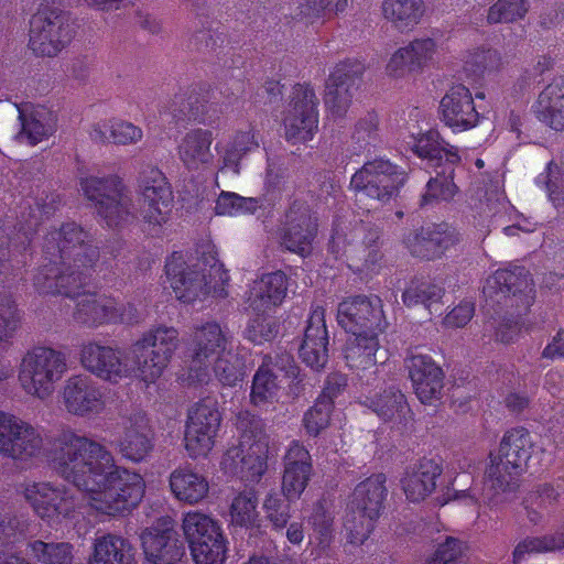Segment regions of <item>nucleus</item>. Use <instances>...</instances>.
<instances>
[{
	"label": "nucleus",
	"instance_id": "obj_53",
	"mask_svg": "<svg viewBox=\"0 0 564 564\" xmlns=\"http://www.w3.org/2000/svg\"><path fill=\"white\" fill-rule=\"evenodd\" d=\"M558 492L549 484L540 485L535 491L527 498L528 517L531 522H538L543 511H547L557 500Z\"/></svg>",
	"mask_w": 564,
	"mask_h": 564
},
{
	"label": "nucleus",
	"instance_id": "obj_7",
	"mask_svg": "<svg viewBox=\"0 0 564 564\" xmlns=\"http://www.w3.org/2000/svg\"><path fill=\"white\" fill-rule=\"evenodd\" d=\"M84 195L109 227L127 223L132 216V200L117 176H89L80 182Z\"/></svg>",
	"mask_w": 564,
	"mask_h": 564
},
{
	"label": "nucleus",
	"instance_id": "obj_23",
	"mask_svg": "<svg viewBox=\"0 0 564 564\" xmlns=\"http://www.w3.org/2000/svg\"><path fill=\"white\" fill-rule=\"evenodd\" d=\"M317 224L306 203L295 200L285 213L281 243L289 251L306 256L312 251Z\"/></svg>",
	"mask_w": 564,
	"mask_h": 564
},
{
	"label": "nucleus",
	"instance_id": "obj_40",
	"mask_svg": "<svg viewBox=\"0 0 564 564\" xmlns=\"http://www.w3.org/2000/svg\"><path fill=\"white\" fill-rule=\"evenodd\" d=\"M386 481L383 474H376L358 484L350 500V508L369 517H378L387 496Z\"/></svg>",
	"mask_w": 564,
	"mask_h": 564
},
{
	"label": "nucleus",
	"instance_id": "obj_45",
	"mask_svg": "<svg viewBox=\"0 0 564 564\" xmlns=\"http://www.w3.org/2000/svg\"><path fill=\"white\" fill-rule=\"evenodd\" d=\"M28 552L40 564H73L74 561V547L67 542L35 540L28 543Z\"/></svg>",
	"mask_w": 564,
	"mask_h": 564
},
{
	"label": "nucleus",
	"instance_id": "obj_34",
	"mask_svg": "<svg viewBox=\"0 0 564 564\" xmlns=\"http://www.w3.org/2000/svg\"><path fill=\"white\" fill-rule=\"evenodd\" d=\"M286 290V276L282 272L269 273L252 283L247 302L254 312L265 313L282 303Z\"/></svg>",
	"mask_w": 564,
	"mask_h": 564
},
{
	"label": "nucleus",
	"instance_id": "obj_61",
	"mask_svg": "<svg viewBox=\"0 0 564 564\" xmlns=\"http://www.w3.org/2000/svg\"><path fill=\"white\" fill-rule=\"evenodd\" d=\"M263 508L267 513V518L274 528L281 530L286 525L290 519L289 507L283 502L278 494H269L264 499Z\"/></svg>",
	"mask_w": 564,
	"mask_h": 564
},
{
	"label": "nucleus",
	"instance_id": "obj_57",
	"mask_svg": "<svg viewBox=\"0 0 564 564\" xmlns=\"http://www.w3.org/2000/svg\"><path fill=\"white\" fill-rule=\"evenodd\" d=\"M443 291L441 288L436 285H431L427 283H422L416 286H410L403 293V302L408 306H413L416 304H424L425 306H430L431 304L437 302L442 297Z\"/></svg>",
	"mask_w": 564,
	"mask_h": 564
},
{
	"label": "nucleus",
	"instance_id": "obj_47",
	"mask_svg": "<svg viewBox=\"0 0 564 564\" xmlns=\"http://www.w3.org/2000/svg\"><path fill=\"white\" fill-rule=\"evenodd\" d=\"M368 406L384 421H401L409 412L405 398L399 390L384 391L369 399Z\"/></svg>",
	"mask_w": 564,
	"mask_h": 564
},
{
	"label": "nucleus",
	"instance_id": "obj_46",
	"mask_svg": "<svg viewBox=\"0 0 564 564\" xmlns=\"http://www.w3.org/2000/svg\"><path fill=\"white\" fill-rule=\"evenodd\" d=\"M281 382L278 375L268 364L259 367L254 373L251 387V402L254 405H262L272 402L279 393Z\"/></svg>",
	"mask_w": 564,
	"mask_h": 564
},
{
	"label": "nucleus",
	"instance_id": "obj_42",
	"mask_svg": "<svg viewBox=\"0 0 564 564\" xmlns=\"http://www.w3.org/2000/svg\"><path fill=\"white\" fill-rule=\"evenodd\" d=\"M423 0H384L383 17L401 32L413 30L424 15Z\"/></svg>",
	"mask_w": 564,
	"mask_h": 564
},
{
	"label": "nucleus",
	"instance_id": "obj_30",
	"mask_svg": "<svg viewBox=\"0 0 564 564\" xmlns=\"http://www.w3.org/2000/svg\"><path fill=\"white\" fill-rule=\"evenodd\" d=\"M441 474L442 466L432 458H423L408 468L401 479L406 499L419 502L427 498L435 490Z\"/></svg>",
	"mask_w": 564,
	"mask_h": 564
},
{
	"label": "nucleus",
	"instance_id": "obj_13",
	"mask_svg": "<svg viewBox=\"0 0 564 564\" xmlns=\"http://www.w3.org/2000/svg\"><path fill=\"white\" fill-rule=\"evenodd\" d=\"M73 36V23L58 10L41 9L32 17L30 47L37 55H57L70 43Z\"/></svg>",
	"mask_w": 564,
	"mask_h": 564
},
{
	"label": "nucleus",
	"instance_id": "obj_27",
	"mask_svg": "<svg viewBox=\"0 0 564 564\" xmlns=\"http://www.w3.org/2000/svg\"><path fill=\"white\" fill-rule=\"evenodd\" d=\"M328 332L325 311L321 306L312 310L304 339L300 348V357L304 364L315 370L325 367L328 361Z\"/></svg>",
	"mask_w": 564,
	"mask_h": 564
},
{
	"label": "nucleus",
	"instance_id": "obj_28",
	"mask_svg": "<svg viewBox=\"0 0 564 564\" xmlns=\"http://www.w3.org/2000/svg\"><path fill=\"white\" fill-rule=\"evenodd\" d=\"M361 67L351 70L347 64H341L329 75L326 83L325 106L333 117H341L347 112L358 88Z\"/></svg>",
	"mask_w": 564,
	"mask_h": 564
},
{
	"label": "nucleus",
	"instance_id": "obj_31",
	"mask_svg": "<svg viewBox=\"0 0 564 564\" xmlns=\"http://www.w3.org/2000/svg\"><path fill=\"white\" fill-rule=\"evenodd\" d=\"M21 131L17 138L32 145L47 139L56 131V116L43 106L24 104L18 107Z\"/></svg>",
	"mask_w": 564,
	"mask_h": 564
},
{
	"label": "nucleus",
	"instance_id": "obj_4",
	"mask_svg": "<svg viewBox=\"0 0 564 564\" xmlns=\"http://www.w3.org/2000/svg\"><path fill=\"white\" fill-rule=\"evenodd\" d=\"M165 273L177 300L187 304L204 301L209 295L224 296L229 279L220 264L214 263L206 273L197 264H187L183 254L177 252L167 259Z\"/></svg>",
	"mask_w": 564,
	"mask_h": 564
},
{
	"label": "nucleus",
	"instance_id": "obj_9",
	"mask_svg": "<svg viewBox=\"0 0 564 564\" xmlns=\"http://www.w3.org/2000/svg\"><path fill=\"white\" fill-rule=\"evenodd\" d=\"M230 337L216 322L197 325L189 339L191 366L188 384L207 383L209 381V362L231 347Z\"/></svg>",
	"mask_w": 564,
	"mask_h": 564
},
{
	"label": "nucleus",
	"instance_id": "obj_55",
	"mask_svg": "<svg viewBox=\"0 0 564 564\" xmlns=\"http://www.w3.org/2000/svg\"><path fill=\"white\" fill-rule=\"evenodd\" d=\"M332 401L318 400L304 415V426L310 435L316 436L328 426Z\"/></svg>",
	"mask_w": 564,
	"mask_h": 564
},
{
	"label": "nucleus",
	"instance_id": "obj_14",
	"mask_svg": "<svg viewBox=\"0 0 564 564\" xmlns=\"http://www.w3.org/2000/svg\"><path fill=\"white\" fill-rule=\"evenodd\" d=\"M438 42L431 36H417L398 47L386 64V75L393 80L408 82L436 62Z\"/></svg>",
	"mask_w": 564,
	"mask_h": 564
},
{
	"label": "nucleus",
	"instance_id": "obj_49",
	"mask_svg": "<svg viewBox=\"0 0 564 564\" xmlns=\"http://www.w3.org/2000/svg\"><path fill=\"white\" fill-rule=\"evenodd\" d=\"M257 506L258 499L252 491L239 492L230 503L229 516L231 523L239 527L252 524L258 517Z\"/></svg>",
	"mask_w": 564,
	"mask_h": 564
},
{
	"label": "nucleus",
	"instance_id": "obj_64",
	"mask_svg": "<svg viewBox=\"0 0 564 564\" xmlns=\"http://www.w3.org/2000/svg\"><path fill=\"white\" fill-rule=\"evenodd\" d=\"M21 315L12 303L0 304V339L9 338L18 329Z\"/></svg>",
	"mask_w": 564,
	"mask_h": 564
},
{
	"label": "nucleus",
	"instance_id": "obj_1",
	"mask_svg": "<svg viewBox=\"0 0 564 564\" xmlns=\"http://www.w3.org/2000/svg\"><path fill=\"white\" fill-rule=\"evenodd\" d=\"M54 471L85 495L87 505L109 517L134 509L145 492L143 477L119 466L100 442L74 431L63 432L52 456Z\"/></svg>",
	"mask_w": 564,
	"mask_h": 564
},
{
	"label": "nucleus",
	"instance_id": "obj_38",
	"mask_svg": "<svg viewBox=\"0 0 564 564\" xmlns=\"http://www.w3.org/2000/svg\"><path fill=\"white\" fill-rule=\"evenodd\" d=\"M535 118L546 127L555 130H564V88L552 83L538 96L532 105Z\"/></svg>",
	"mask_w": 564,
	"mask_h": 564
},
{
	"label": "nucleus",
	"instance_id": "obj_2",
	"mask_svg": "<svg viewBox=\"0 0 564 564\" xmlns=\"http://www.w3.org/2000/svg\"><path fill=\"white\" fill-rule=\"evenodd\" d=\"M87 238L74 223L46 235L43 260L33 278L40 293L76 295L99 258L98 249L88 243Z\"/></svg>",
	"mask_w": 564,
	"mask_h": 564
},
{
	"label": "nucleus",
	"instance_id": "obj_56",
	"mask_svg": "<svg viewBox=\"0 0 564 564\" xmlns=\"http://www.w3.org/2000/svg\"><path fill=\"white\" fill-rule=\"evenodd\" d=\"M406 248L413 256L432 258L441 253L442 243L435 236L424 237L420 234H410L404 240Z\"/></svg>",
	"mask_w": 564,
	"mask_h": 564
},
{
	"label": "nucleus",
	"instance_id": "obj_59",
	"mask_svg": "<svg viewBox=\"0 0 564 564\" xmlns=\"http://www.w3.org/2000/svg\"><path fill=\"white\" fill-rule=\"evenodd\" d=\"M457 193L452 176H437L432 178L426 186V193L423 196V204L432 200H449Z\"/></svg>",
	"mask_w": 564,
	"mask_h": 564
},
{
	"label": "nucleus",
	"instance_id": "obj_12",
	"mask_svg": "<svg viewBox=\"0 0 564 564\" xmlns=\"http://www.w3.org/2000/svg\"><path fill=\"white\" fill-rule=\"evenodd\" d=\"M404 173L390 161L377 159L364 164L350 181L357 199L389 200L403 184Z\"/></svg>",
	"mask_w": 564,
	"mask_h": 564
},
{
	"label": "nucleus",
	"instance_id": "obj_22",
	"mask_svg": "<svg viewBox=\"0 0 564 564\" xmlns=\"http://www.w3.org/2000/svg\"><path fill=\"white\" fill-rule=\"evenodd\" d=\"M74 319L88 327H98L111 323H130L134 318V308L120 304L115 299L96 293L78 296Z\"/></svg>",
	"mask_w": 564,
	"mask_h": 564
},
{
	"label": "nucleus",
	"instance_id": "obj_18",
	"mask_svg": "<svg viewBox=\"0 0 564 564\" xmlns=\"http://www.w3.org/2000/svg\"><path fill=\"white\" fill-rule=\"evenodd\" d=\"M337 322L347 334H382L387 319L378 296H352L339 303Z\"/></svg>",
	"mask_w": 564,
	"mask_h": 564
},
{
	"label": "nucleus",
	"instance_id": "obj_62",
	"mask_svg": "<svg viewBox=\"0 0 564 564\" xmlns=\"http://www.w3.org/2000/svg\"><path fill=\"white\" fill-rule=\"evenodd\" d=\"M345 7L346 0H307L301 6V14L307 20H313L326 12H340Z\"/></svg>",
	"mask_w": 564,
	"mask_h": 564
},
{
	"label": "nucleus",
	"instance_id": "obj_51",
	"mask_svg": "<svg viewBox=\"0 0 564 564\" xmlns=\"http://www.w3.org/2000/svg\"><path fill=\"white\" fill-rule=\"evenodd\" d=\"M377 518L351 509L344 522L346 541L355 546L361 545L369 538L373 529V521Z\"/></svg>",
	"mask_w": 564,
	"mask_h": 564
},
{
	"label": "nucleus",
	"instance_id": "obj_24",
	"mask_svg": "<svg viewBox=\"0 0 564 564\" xmlns=\"http://www.w3.org/2000/svg\"><path fill=\"white\" fill-rule=\"evenodd\" d=\"M441 120L454 132L475 128L480 120L470 90L464 85L452 86L440 102Z\"/></svg>",
	"mask_w": 564,
	"mask_h": 564
},
{
	"label": "nucleus",
	"instance_id": "obj_6",
	"mask_svg": "<svg viewBox=\"0 0 564 564\" xmlns=\"http://www.w3.org/2000/svg\"><path fill=\"white\" fill-rule=\"evenodd\" d=\"M66 369V360L62 352L47 347H36L28 351L20 362L19 384L28 395L45 400L53 394Z\"/></svg>",
	"mask_w": 564,
	"mask_h": 564
},
{
	"label": "nucleus",
	"instance_id": "obj_29",
	"mask_svg": "<svg viewBox=\"0 0 564 564\" xmlns=\"http://www.w3.org/2000/svg\"><path fill=\"white\" fill-rule=\"evenodd\" d=\"M312 475V462L308 451L293 442L284 457L282 491L290 501L300 498Z\"/></svg>",
	"mask_w": 564,
	"mask_h": 564
},
{
	"label": "nucleus",
	"instance_id": "obj_15",
	"mask_svg": "<svg viewBox=\"0 0 564 564\" xmlns=\"http://www.w3.org/2000/svg\"><path fill=\"white\" fill-rule=\"evenodd\" d=\"M23 496L33 511L50 524L72 518L78 507L75 496L65 486L48 481L26 484Z\"/></svg>",
	"mask_w": 564,
	"mask_h": 564
},
{
	"label": "nucleus",
	"instance_id": "obj_21",
	"mask_svg": "<svg viewBox=\"0 0 564 564\" xmlns=\"http://www.w3.org/2000/svg\"><path fill=\"white\" fill-rule=\"evenodd\" d=\"M317 98L313 89L299 87L285 111L283 119L285 137L292 143L313 139L318 127Z\"/></svg>",
	"mask_w": 564,
	"mask_h": 564
},
{
	"label": "nucleus",
	"instance_id": "obj_50",
	"mask_svg": "<svg viewBox=\"0 0 564 564\" xmlns=\"http://www.w3.org/2000/svg\"><path fill=\"white\" fill-rule=\"evenodd\" d=\"M259 207L256 198L242 197L234 192L223 191L215 205V212L220 216H239L254 213Z\"/></svg>",
	"mask_w": 564,
	"mask_h": 564
},
{
	"label": "nucleus",
	"instance_id": "obj_58",
	"mask_svg": "<svg viewBox=\"0 0 564 564\" xmlns=\"http://www.w3.org/2000/svg\"><path fill=\"white\" fill-rule=\"evenodd\" d=\"M310 523L313 527L318 543L323 547L327 546L333 539L332 514L321 503H318L314 508V512L310 518Z\"/></svg>",
	"mask_w": 564,
	"mask_h": 564
},
{
	"label": "nucleus",
	"instance_id": "obj_39",
	"mask_svg": "<svg viewBox=\"0 0 564 564\" xmlns=\"http://www.w3.org/2000/svg\"><path fill=\"white\" fill-rule=\"evenodd\" d=\"M88 133L95 141L118 145H133L143 139V130L139 126L115 118L95 122Z\"/></svg>",
	"mask_w": 564,
	"mask_h": 564
},
{
	"label": "nucleus",
	"instance_id": "obj_32",
	"mask_svg": "<svg viewBox=\"0 0 564 564\" xmlns=\"http://www.w3.org/2000/svg\"><path fill=\"white\" fill-rule=\"evenodd\" d=\"M213 132L207 129H193L188 131L178 144V158L189 171H202L212 165Z\"/></svg>",
	"mask_w": 564,
	"mask_h": 564
},
{
	"label": "nucleus",
	"instance_id": "obj_41",
	"mask_svg": "<svg viewBox=\"0 0 564 564\" xmlns=\"http://www.w3.org/2000/svg\"><path fill=\"white\" fill-rule=\"evenodd\" d=\"M87 564H134L132 545L122 536L105 534L95 540Z\"/></svg>",
	"mask_w": 564,
	"mask_h": 564
},
{
	"label": "nucleus",
	"instance_id": "obj_5",
	"mask_svg": "<svg viewBox=\"0 0 564 564\" xmlns=\"http://www.w3.org/2000/svg\"><path fill=\"white\" fill-rule=\"evenodd\" d=\"M178 345V332L175 327L158 325L144 332L130 348L135 364V378L145 386L155 383L167 368Z\"/></svg>",
	"mask_w": 564,
	"mask_h": 564
},
{
	"label": "nucleus",
	"instance_id": "obj_43",
	"mask_svg": "<svg viewBox=\"0 0 564 564\" xmlns=\"http://www.w3.org/2000/svg\"><path fill=\"white\" fill-rule=\"evenodd\" d=\"M258 148L259 140L253 130L249 129L247 131L237 132L221 156V165L217 173L224 172L228 169L232 170V172L238 175L240 172L241 159L246 154L256 151ZM215 182L217 186H219L218 174H216Z\"/></svg>",
	"mask_w": 564,
	"mask_h": 564
},
{
	"label": "nucleus",
	"instance_id": "obj_60",
	"mask_svg": "<svg viewBox=\"0 0 564 564\" xmlns=\"http://www.w3.org/2000/svg\"><path fill=\"white\" fill-rule=\"evenodd\" d=\"M276 326L273 322L263 316L252 318L246 329L247 338L257 344L272 340L276 335Z\"/></svg>",
	"mask_w": 564,
	"mask_h": 564
},
{
	"label": "nucleus",
	"instance_id": "obj_20",
	"mask_svg": "<svg viewBox=\"0 0 564 564\" xmlns=\"http://www.w3.org/2000/svg\"><path fill=\"white\" fill-rule=\"evenodd\" d=\"M65 411L74 416L91 419L104 413L107 406L104 389L89 376H70L61 390Z\"/></svg>",
	"mask_w": 564,
	"mask_h": 564
},
{
	"label": "nucleus",
	"instance_id": "obj_26",
	"mask_svg": "<svg viewBox=\"0 0 564 564\" xmlns=\"http://www.w3.org/2000/svg\"><path fill=\"white\" fill-rule=\"evenodd\" d=\"M141 540L145 557L153 564H172L183 555V547L169 520L158 522L147 529L142 533Z\"/></svg>",
	"mask_w": 564,
	"mask_h": 564
},
{
	"label": "nucleus",
	"instance_id": "obj_8",
	"mask_svg": "<svg viewBox=\"0 0 564 564\" xmlns=\"http://www.w3.org/2000/svg\"><path fill=\"white\" fill-rule=\"evenodd\" d=\"M182 529L196 564H221L226 542L220 525L200 511H188L183 517Z\"/></svg>",
	"mask_w": 564,
	"mask_h": 564
},
{
	"label": "nucleus",
	"instance_id": "obj_19",
	"mask_svg": "<svg viewBox=\"0 0 564 564\" xmlns=\"http://www.w3.org/2000/svg\"><path fill=\"white\" fill-rule=\"evenodd\" d=\"M139 188L144 221L152 227L165 224L172 212L173 193L164 174L154 166L143 169Z\"/></svg>",
	"mask_w": 564,
	"mask_h": 564
},
{
	"label": "nucleus",
	"instance_id": "obj_33",
	"mask_svg": "<svg viewBox=\"0 0 564 564\" xmlns=\"http://www.w3.org/2000/svg\"><path fill=\"white\" fill-rule=\"evenodd\" d=\"M525 290L531 291L529 274L523 268H516L497 270L486 280L482 292L488 302L501 304L511 294L516 296L518 292Z\"/></svg>",
	"mask_w": 564,
	"mask_h": 564
},
{
	"label": "nucleus",
	"instance_id": "obj_63",
	"mask_svg": "<svg viewBox=\"0 0 564 564\" xmlns=\"http://www.w3.org/2000/svg\"><path fill=\"white\" fill-rule=\"evenodd\" d=\"M549 542L547 535L524 539L513 551L514 564H521L525 555L551 552Z\"/></svg>",
	"mask_w": 564,
	"mask_h": 564
},
{
	"label": "nucleus",
	"instance_id": "obj_25",
	"mask_svg": "<svg viewBox=\"0 0 564 564\" xmlns=\"http://www.w3.org/2000/svg\"><path fill=\"white\" fill-rule=\"evenodd\" d=\"M406 368L414 392L424 404H433L441 399L444 373L427 355H412L406 360Z\"/></svg>",
	"mask_w": 564,
	"mask_h": 564
},
{
	"label": "nucleus",
	"instance_id": "obj_11",
	"mask_svg": "<svg viewBox=\"0 0 564 564\" xmlns=\"http://www.w3.org/2000/svg\"><path fill=\"white\" fill-rule=\"evenodd\" d=\"M269 440L258 427L245 431L239 445L225 453L221 466L226 473L238 475L249 482L258 481L267 470Z\"/></svg>",
	"mask_w": 564,
	"mask_h": 564
},
{
	"label": "nucleus",
	"instance_id": "obj_36",
	"mask_svg": "<svg viewBox=\"0 0 564 564\" xmlns=\"http://www.w3.org/2000/svg\"><path fill=\"white\" fill-rule=\"evenodd\" d=\"M174 498L187 505H197L207 498L209 482L207 478L188 466L175 468L169 477Z\"/></svg>",
	"mask_w": 564,
	"mask_h": 564
},
{
	"label": "nucleus",
	"instance_id": "obj_52",
	"mask_svg": "<svg viewBox=\"0 0 564 564\" xmlns=\"http://www.w3.org/2000/svg\"><path fill=\"white\" fill-rule=\"evenodd\" d=\"M403 141L419 158L435 160L442 156L443 148L436 131L430 130L419 134L412 132L404 137Z\"/></svg>",
	"mask_w": 564,
	"mask_h": 564
},
{
	"label": "nucleus",
	"instance_id": "obj_54",
	"mask_svg": "<svg viewBox=\"0 0 564 564\" xmlns=\"http://www.w3.org/2000/svg\"><path fill=\"white\" fill-rule=\"evenodd\" d=\"M528 12V0H498L487 14L489 23H510L522 19Z\"/></svg>",
	"mask_w": 564,
	"mask_h": 564
},
{
	"label": "nucleus",
	"instance_id": "obj_35",
	"mask_svg": "<svg viewBox=\"0 0 564 564\" xmlns=\"http://www.w3.org/2000/svg\"><path fill=\"white\" fill-rule=\"evenodd\" d=\"M153 447V435L147 420L142 416L130 420L118 442L121 456L129 462L140 463L150 456Z\"/></svg>",
	"mask_w": 564,
	"mask_h": 564
},
{
	"label": "nucleus",
	"instance_id": "obj_44",
	"mask_svg": "<svg viewBox=\"0 0 564 564\" xmlns=\"http://www.w3.org/2000/svg\"><path fill=\"white\" fill-rule=\"evenodd\" d=\"M212 372L223 386L234 387L245 377V364L231 346L209 362V375Z\"/></svg>",
	"mask_w": 564,
	"mask_h": 564
},
{
	"label": "nucleus",
	"instance_id": "obj_16",
	"mask_svg": "<svg viewBox=\"0 0 564 564\" xmlns=\"http://www.w3.org/2000/svg\"><path fill=\"white\" fill-rule=\"evenodd\" d=\"M220 420L215 400L205 399L191 408L184 435L185 448L191 457H205L213 449Z\"/></svg>",
	"mask_w": 564,
	"mask_h": 564
},
{
	"label": "nucleus",
	"instance_id": "obj_17",
	"mask_svg": "<svg viewBox=\"0 0 564 564\" xmlns=\"http://www.w3.org/2000/svg\"><path fill=\"white\" fill-rule=\"evenodd\" d=\"M79 360L88 372L111 384L135 377V365L130 366L128 357L117 347L94 340L85 343L80 349Z\"/></svg>",
	"mask_w": 564,
	"mask_h": 564
},
{
	"label": "nucleus",
	"instance_id": "obj_3",
	"mask_svg": "<svg viewBox=\"0 0 564 564\" xmlns=\"http://www.w3.org/2000/svg\"><path fill=\"white\" fill-rule=\"evenodd\" d=\"M532 447L531 436L524 429H513L503 435L485 473L484 503L496 506L498 501L491 491L512 490L517 487V478L525 470Z\"/></svg>",
	"mask_w": 564,
	"mask_h": 564
},
{
	"label": "nucleus",
	"instance_id": "obj_10",
	"mask_svg": "<svg viewBox=\"0 0 564 564\" xmlns=\"http://www.w3.org/2000/svg\"><path fill=\"white\" fill-rule=\"evenodd\" d=\"M44 448L42 431L21 417L0 411V455L28 464Z\"/></svg>",
	"mask_w": 564,
	"mask_h": 564
},
{
	"label": "nucleus",
	"instance_id": "obj_37",
	"mask_svg": "<svg viewBox=\"0 0 564 564\" xmlns=\"http://www.w3.org/2000/svg\"><path fill=\"white\" fill-rule=\"evenodd\" d=\"M381 334H348L343 348V356L347 366L359 372L376 367V354L380 348Z\"/></svg>",
	"mask_w": 564,
	"mask_h": 564
},
{
	"label": "nucleus",
	"instance_id": "obj_48",
	"mask_svg": "<svg viewBox=\"0 0 564 564\" xmlns=\"http://www.w3.org/2000/svg\"><path fill=\"white\" fill-rule=\"evenodd\" d=\"M538 184H544L549 199L555 208L564 206V162L551 161L546 172L536 178Z\"/></svg>",
	"mask_w": 564,
	"mask_h": 564
}]
</instances>
